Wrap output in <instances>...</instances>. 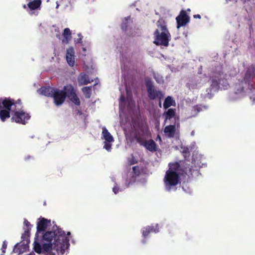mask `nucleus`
Returning <instances> with one entry per match:
<instances>
[{"label":"nucleus","mask_w":255,"mask_h":255,"mask_svg":"<svg viewBox=\"0 0 255 255\" xmlns=\"http://www.w3.org/2000/svg\"><path fill=\"white\" fill-rule=\"evenodd\" d=\"M41 95L53 97L54 104L56 106L62 105L65 101L66 96L76 105L80 104L79 98L76 96L73 87L71 85L65 86L63 90L54 89L52 87H43L37 91Z\"/></svg>","instance_id":"f03ea898"},{"label":"nucleus","mask_w":255,"mask_h":255,"mask_svg":"<svg viewBox=\"0 0 255 255\" xmlns=\"http://www.w3.org/2000/svg\"><path fill=\"white\" fill-rule=\"evenodd\" d=\"M13 105V102L10 99H0V119L2 122L10 117L9 111Z\"/></svg>","instance_id":"423d86ee"},{"label":"nucleus","mask_w":255,"mask_h":255,"mask_svg":"<svg viewBox=\"0 0 255 255\" xmlns=\"http://www.w3.org/2000/svg\"><path fill=\"white\" fill-rule=\"evenodd\" d=\"M53 232H46L43 235V239L49 242L45 244L43 249L48 252L52 249L56 250L61 254L68 248L69 240L65 233L57 226L53 227Z\"/></svg>","instance_id":"f257e3e1"},{"label":"nucleus","mask_w":255,"mask_h":255,"mask_svg":"<svg viewBox=\"0 0 255 255\" xmlns=\"http://www.w3.org/2000/svg\"><path fill=\"white\" fill-rule=\"evenodd\" d=\"M179 165L177 163L169 164V169L166 171L164 178L165 189L171 190L172 187L179 182V176L178 173Z\"/></svg>","instance_id":"20e7f679"},{"label":"nucleus","mask_w":255,"mask_h":255,"mask_svg":"<svg viewBox=\"0 0 255 255\" xmlns=\"http://www.w3.org/2000/svg\"><path fill=\"white\" fill-rule=\"evenodd\" d=\"M113 192L115 193V194H117L118 192V190L117 188V187L115 186L113 189Z\"/></svg>","instance_id":"b1692460"},{"label":"nucleus","mask_w":255,"mask_h":255,"mask_svg":"<svg viewBox=\"0 0 255 255\" xmlns=\"http://www.w3.org/2000/svg\"><path fill=\"white\" fill-rule=\"evenodd\" d=\"M194 18H199V19H200L201 18V16L199 14H196V15H194L193 16Z\"/></svg>","instance_id":"a878e982"},{"label":"nucleus","mask_w":255,"mask_h":255,"mask_svg":"<svg viewBox=\"0 0 255 255\" xmlns=\"http://www.w3.org/2000/svg\"><path fill=\"white\" fill-rule=\"evenodd\" d=\"M146 87L148 95L150 99H153L156 97H158L161 99L163 97V95L161 92L156 91L153 89L150 81L148 80L146 82Z\"/></svg>","instance_id":"9b49d317"},{"label":"nucleus","mask_w":255,"mask_h":255,"mask_svg":"<svg viewBox=\"0 0 255 255\" xmlns=\"http://www.w3.org/2000/svg\"><path fill=\"white\" fill-rule=\"evenodd\" d=\"M175 102L171 97H168L166 98L163 106L164 108H168L170 106H175Z\"/></svg>","instance_id":"f3484780"},{"label":"nucleus","mask_w":255,"mask_h":255,"mask_svg":"<svg viewBox=\"0 0 255 255\" xmlns=\"http://www.w3.org/2000/svg\"><path fill=\"white\" fill-rule=\"evenodd\" d=\"M176 19L177 23V28L185 25L189 22V17L185 11H181L180 15L176 17Z\"/></svg>","instance_id":"f8f14e48"},{"label":"nucleus","mask_w":255,"mask_h":255,"mask_svg":"<svg viewBox=\"0 0 255 255\" xmlns=\"http://www.w3.org/2000/svg\"><path fill=\"white\" fill-rule=\"evenodd\" d=\"M59 6V4L57 3V6H56V8H57Z\"/></svg>","instance_id":"bb28decb"},{"label":"nucleus","mask_w":255,"mask_h":255,"mask_svg":"<svg viewBox=\"0 0 255 255\" xmlns=\"http://www.w3.org/2000/svg\"><path fill=\"white\" fill-rule=\"evenodd\" d=\"M24 225L25 226H26V228L25 229V231H28L31 228V225L30 224L29 222L27 221L26 220H24Z\"/></svg>","instance_id":"4be33fe9"},{"label":"nucleus","mask_w":255,"mask_h":255,"mask_svg":"<svg viewBox=\"0 0 255 255\" xmlns=\"http://www.w3.org/2000/svg\"><path fill=\"white\" fill-rule=\"evenodd\" d=\"M78 38L75 39L74 41L75 43H81L82 42V36L81 34L79 33L77 35Z\"/></svg>","instance_id":"5701e85b"},{"label":"nucleus","mask_w":255,"mask_h":255,"mask_svg":"<svg viewBox=\"0 0 255 255\" xmlns=\"http://www.w3.org/2000/svg\"><path fill=\"white\" fill-rule=\"evenodd\" d=\"M159 106H160V107H161V102H160H160H159Z\"/></svg>","instance_id":"c85d7f7f"},{"label":"nucleus","mask_w":255,"mask_h":255,"mask_svg":"<svg viewBox=\"0 0 255 255\" xmlns=\"http://www.w3.org/2000/svg\"><path fill=\"white\" fill-rule=\"evenodd\" d=\"M121 101H123L124 100V99L123 98V97H121Z\"/></svg>","instance_id":"cd10ccee"},{"label":"nucleus","mask_w":255,"mask_h":255,"mask_svg":"<svg viewBox=\"0 0 255 255\" xmlns=\"http://www.w3.org/2000/svg\"><path fill=\"white\" fill-rule=\"evenodd\" d=\"M63 36L64 38L62 40V42L67 44L71 38V32L69 28H66L64 29Z\"/></svg>","instance_id":"2eb2a0df"},{"label":"nucleus","mask_w":255,"mask_h":255,"mask_svg":"<svg viewBox=\"0 0 255 255\" xmlns=\"http://www.w3.org/2000/svg\"><path fill=\"white\" fill-rule=\"evenodd\" d=\"M175 111L172 109H169L165 114V122H167L168 120H170L174 117Z\"/></svg>","instance_id":"a211bd4d"},{"label":"nucleus","mask_w":255,"mask_h":255,"mask_svg":"<svg viewBox=\"0 0 255 255\" xmlns=\"http://www.w3.org/2000/svg\"><path fill=\"white\" fill-rule=\"evenodd\" d=\"M30 116L28 113L23 111H16L12 115L11 120L17 123L25 124L30 119Z\"/></svg>","instance_id":"1a4fd4ad"},{"label":"nucleus","mask_w":255,"mask_h":255,"mask_svg":"<svg viewBox=\"0 0 255 255\" xmlns=\"http://www.w3.org/2000/svg\"><path fill=\"white\" fill-rule=\"evenodd\" d=\"M51 224V221L43 218H40L38 219L37 222V233L36 234V238L33 243L34 249L36 252L37 253H41L42 252V248L38 243L37 241V235L40 231H43L47 228Z\"/></svg>","instance_id":"39448f33"},{"label":"nucleus","mask_w":255,"mask_h":255,"mask_svg":"<svg viewBox=\"0 0 255 255\" xmlns=\"http://www.w3.org/2000/svg\"><path fill=\"white\" fill-rule=\"evenodd\" d=\"M157 28L154 33L153 43L156 45L167 46L170 39V34L164 21L161 19L157 22Z\"/></svg>","instance_id":"7ed1b4c3"},{"label":"nucleus","mask_w":255,"mask_h":255,"mask_svg":"<svg viewBox=\"0 0 255 255\" xmlns=\"http://www.w3.org/2000/svg\"><path fill=\"white\" fill-rule=\"evenodd\" d=\"M176 129L174 126H169L165 128L164 132L165 136L173 137L176 133Z\"/></svg>","instance_id":"4468645a"},{"label":"nucleus","mask_w":255,"mask_h":255,"mask_svg":"<svg viewBox=\"0 0 255 255\" xmlns=\"http://www.w3.org/2000/svg\"><path fill=\"white\" fill-rule=\"evenodd\" d=\"M187 11H190V9H187Z\"/></svg>","instance_id":"473e14b6"},{"label":"nucleus","mask_w":255,"mask_h":255,"mask_svg":"<svg viewBox=\"0 0 255 255\" xmlns=\"http://www.w3.org/2000/svg\"><path fill=\"white\" fill-rule=\"evenodd\" d=\"M41 4V0H33L28 3L27 7L25 5L23 7L30 14H33L35 13V11L40 9Z\"/></svg>","instance_id":"9d476101"},{"label":"nucleus","mask_w":255,"mask_h":255,"mask_svg":"<svg viewBox=\"0 0 255 255\" xmlns=\"http://www.w3.org/2000/svg\"><path fill=\"white\" fill-rule=\"evenodd\" d=\"M191 151V149H189V148L187 147L186 148V150H184L183 151V152L184 153H186V152H189Z\"/></svg>","instance_id":"393cba45"},{"label":"nucleus","mask_w":255,"mask_h":255,"mask_svg":"<svg viewBox=\"0 0 255 255\" xmlns=\"http://www.w3.org/2000/svg\"><path fill=\"white\" fill-rule=\"evenodd\" d=\"M66 59L69 66H73L75 65V52L72 47H70L67 50Z\"/></svg>","instance_id":"ddd939ff"},{"label":"nucleus","mask_w":255,"mask_h":255,"mask_svg":"<svg viewBox=\"0 0 255 255\" xmlns=\"http://www.w3.org/2000/svg\"><path fill=\"white\" fill-rule=\"evenodd\" d=\"M70 235V232H68V233H67V235H68V236H69V235Z\"/></svg>","instance_id":"c756f323"},{"label":"nucleus","mask_w":255,"mask_h":255,"mask_svg":"<svg viewBox=\"0 0 255 255\" xmlns=\"http://www.w3.org/2000/svg\"><path fill=\"white\" fill-rule=\"evenodd\" d=\"M7 247V243L5 241H4L2 244V246L1 249L2 253L0 255H4V253L5 252V250Z\"/></svg>","instance_id":"412c9836"},{"label":"nucleus","mask_w":255,"mask_h":255,"mask_svg":"<svg viewBox=\"0 0 255 255\" xmlns=\"http://www.w3.org/2000/svg\"><path fill=\"white\" fill-rule=\"evenodd\" d=\"M135 168H136L135 167H133V170H134L135 169Z\"/></svg>","instance_id":"2f4dec72"},{"label":"nucleus","mask_w":255,"mask_h":255,"mask_svg":"<svg viewBox=\"0 0 255 255\" xmlns=\"http://www.w3.org/2000/svg\"><path fill=\"white\" fill-rule=\"evenodd\" d=\"M158 231V230H156L155 229H153L152 228H151L150 227H146V228L143 229V230L142 231V235L143 237H145L150 232H157Z\"/></svg>","instance_id":"6ab92c4d"},{"label":"nucleus","mask_w":255,"mask_h":255,"mask_svg":"<svg viewBox=\"0 0 255 255\" xmlns=\"http://www.w3.org/2000/svg\"><path fill=\"white\" fill-rule=\"evenodd\" d=\"M137 141L140 143V144L143 145L145 148L149 151H155L157 147L155 143L152 140L146 141L145 140V136L144 134L142 135L137 134L135 136Z\"/></svg>","instance_id":"6e6552de"},{"label":"nucleus","mask_w":255,"mask_h":255,"mask_svg":"<svg viewBox=\"0 0 255 255\" xmlns=\"http://www.w3.org/2000/svg\"><path fill=\"white\" fill-rule=\"evenodd\" d=\"M102 138L104 140V148L108 151H110L112 148L114 138L112 134L105 127L102 128Z\"/></svg>","instance_id":"0eeeda50"},{"label":"nucleus","mask_w":255,"mask_h":255,"mask_svg":"<svg viewBox=\"0 0 255 255\" xmlns=\"http://www.w3.org/2000/svg\"><path fill=\"white\" fill-rule=\"evenodd\" d=\"M82 91L86 98H90L92 92L91 88L90 87H84L82 89Z\"/></svg>","instance_id":"aec40b11"},{"label":"nucleus","mask_w":255,"mask_h":255,"mask_svg":"<svg viewBox=\"0 0 255 255\" xmlns=\"http://www.w3.org/2000/svg\"><path fill=\"white\" fill-rule=\"evenodd\" d=\"M92 81L93 80H90L87 76L84 74H81L78 77V82L80 85L87 84Z\"/></svg>","instance_id":"dca6fc26"},{"label":"nucleus","mask_w":255,"mask_h":255,"mask_svg":"<svg viewBox=\"0 0 255 255\" xmlns=\"http://www.w3.org/2000/svg\"><path fill=\"white\" fill-rule=\"evenodd\" d=\"M158 138H159V140L160 141L161 140L160 137L158 136Z\"/></svg>","instance_id":"7c9ffc66"}]
</instances>
